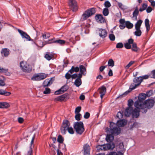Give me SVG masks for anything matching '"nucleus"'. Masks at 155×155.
Instances as JSON below:
<instances>
[{"mask_svg":"<svg viewBox=\"0 0 155 155\" xmlns=\"http://www.w3.org/2000/svg\"><path fill=\"white\" fill-rule=\"evenodd\" d=\"M155 101L153 99H148L146 100L144 103L141 101H137L134 103L136 107L140 109V111L143 113H146L147 109H150L152 107L154 104Z\"/></svg>","mask_w":155,"mask_h":155,"instance_id":"f257e3e1","label":"nucleus"},{"mask_svg":"<svg viewBox=\"0 0 155 155\" xmlns=\"http://www.w3.org/2000/svg\"><path fill=\"white\" fill-rule=\"evenodd\" d=\"M127 124V121L125 120H120L118 121L117 124L113 122L110 123V132L114 134L118 135L120 132V127H124Z\"/></svg>","mask_w":155,"mask_h":155,"instance_id":"f03ea898","label":"nucleus"},{"mask_svg":"<svg viewBox=\"0 0 155 155\" xmlns=\"http://www.w3.org/2000/svg\"><path fill=\"white\" fill-rule=\"evenodd\" d=\"M74 128L77 133L79 134H81L84 131V124L81 121L75 122Z\"/></svg>","mask_w":155,"mask_h":155,"instance_id":"7ed1b4c3","label":"nucleus"},{"mask_svg":"<svg viewBox=\"0 0 155 155\" xmlns=\"http://www.w3.org/2000/svg\"><path fill=\"white\" fill-rule=\"evenodd\" d=\"M95 8H93L85 11L82 15L81 20L82 21L86 20L89 17L94 14L96 12Z\"/></svg>","mask_w":155,"mask_h":155,"instance_id":"20e7f679","label":"nucleus"},{"mask_svg":"<svg viewBox=\"0 0 155 155\" xmlns=\"http://www.w3.org/2000/svg\"><path fill=\"white\" fill-rule=\"evenodd\" d=\"M20 67L22 71L25 72L29 73L32 71L31 66L28 64L26 62L23 61L20 63Z\"/></svg>","mask_w":155,"mask_h":155,"instance_id":"39448f33","label":"nucleus"},{"mask_svg":"<svg viewBox=\"0 0 155 155\" xmlns=\"http://www.w3.org/2000/svg\"><path fill=\"white\" fill-rule=\"evenodd\" d=\"M141 77L135 78L133 80L134 83L131 84L130 86V88L134 90L138 86H139L142 81Z\"/></svg>","mask_w":155,"mask_h":155,"instance_id":"423d86ee","label":"nucleus"},{"mask_svg":"<svg viewBox=\"0 0 155 155\" xmlns=\"http://www.w3.org/2000/svg\"><path fill=\"white\" fill-rule=\"evenodd\" d=\"M70 125V123L68 120H64L63 121L60 128L61 132L62 134H65L66 131L69 127Z\"/></svg>","mask_w":155,"mask_h":155,"instance_id":"0eeeda50","label":"nucleus"},{"mask_svg":"<svg viewBox=\"0 0 155 155\" xmlns=\"http://www.w3.org/2000/svg\"><path fill=\"white\" fill-rule=\"evenodd\" d=\"M68 5L70 8L73 12H76L78 10V7L75 0H69Z\"/></svg>","mask_w":155,"mask_h":155,"instance_id":"6e6552de","label":"nucleus"},{"mask_svg":"<svg viewBox=\"0 0 155 155\" xmlns=\"http://www.w3.org/2000/svg\"><path fill=\"white\" fill-rule=\"evenodd\" d=\"M46 77V75L43 73H38L34 74L31 78L33 81H41Z\"/></svg>","mask_w":155,"mask_h":155,"instance_id":"1a4fd4ad","label":"nucleus"},{"mask_svg":"<svg viewBox=\"0 0 155 155\" xmlns=\"http://www.w3.org/2000/svg\"><path fill=\"white\" fill-rule=\"evenodd\" d=\"M106 88L105 86H102L99 88L98 90V92L100 94V97L102 99L105 94L106 91Z\"/></svg>","mask_w":155,"mask_h":155,"instance_id":"9d476101","label":"nucleus"},{"mask_svg":"<svg viewBox=\"0 0 155 155\" xmlns=\"http://www.w3.org/2000/svg\"><path fill=\"white\" fill-rule=\"evenodd\" d=\"M96 21L99 23H103L105 21V18L101 14H97L95 16Z\"/></svg>","mask_w":155,"mask_h":155,"instance_id":"9b49d317","label":"nucleus"},{"mask_svg":"<svg viewBox=\"0 0 155 155\" xmlns=\"http://www.w3.org/2000/svg\"><path fill=\"white\" fill-rule=\"evenodd\" d=\"M68 89V87L67 85H64L60 89L55 92V94L58 95L62 94L65 91H67Z\"/></svg>","mask_w":155,"mask_h":155,"instance_id":"f8f14e48","label":"nucleus"},{"mask_svg":"<svg viewBox=\"0 0 155 155\" xmlns=\"http://www.w3.org/2000/svg\"><path fill=\"white\" fill-rule=\"evenodd\" d=\"M18 31L19 33L21 35L23 38H25L29 41H33V40H31L30 37L28 35L26 32H24L23 31L19 29H18Z\"/></svg>","mask_w":155,"mask_h":155,"instance_id":"ddd939ff","label":"nucleus"},{"mask_svg":"<svg viewBox=\"0 0 155 155\" xmlns=\"http://www.w3.org/2000/svg\"><path fill=\"white\" fill-rule=\"evenodd\" d=\"M69 98V94H65L56 98L55 100L58 101H64L65 99H68Z\"/></svg>","mask_w":155,"mask_h":155,"instance_id":"4468645a","label":"nucleus"},{"mask_svg":"<svg viewBox=\"0 0 155 155\" xmlns=\"http://www.w3.org/2000/svg\"><path fill=\"white\" fill-rule=\"evenodd\" d=\"M135 108L133 110H132V114L134 118H137L139 115V112L140 111V109L137 108Z\"/></svg>","mask_w":155,"mask_h":155,"instance_id":"2eb2a0df","label":"nucleus"},{"mask_svg":"<svg viewBox=\"0 0 155 155\" xmlns=\"http://www.w3.org/2000/svg\"><path fill=\"white\" fill-rule=\"evenodd\" d=\"M53 80L52 78H50V79H46L43 82V86L46 87L50 86L53 83Z\"/></svg>","mask_w":155,"mask_h":155,"instance_id":"dca6fc26","label":"nucleus"},{"mask_svg":"<svg viewBox=\"0 0 155 155\" xmlns=\"http://www.w3.org/2000/svg\"><path fill=\"white\" fill-rule=\"evenodd\" d=\"M134 40L132 38H130L128 40V42L124 44V47L127 49H130L131 48V44L134 42Z\"/></svg>","mask_w":155,"mask_h":155,"instance_id":"f3484780","label":"nucleus"},{"mask_svg":"<svg viewBox=\"0 0 155 155\" xmlns=\"http://www.w3.org/2000/svg\"><path fill=\"white\" fill-rule=\"evenodd\" d=\"M82 75L79 74H78V77L75 80L74 82V84L77 87H79L81 84V78Z\"/></svg>","mask_w":155,"mask_h":155,"instance_id":"a211bd4d","label":"nucleus"},{"mask_svg":"<svg viewBox=\"0 0 155 155\" xmlns=\"http://www.w3.org/2000/svg\"><path fill=\"white\" fill-rule=\"evenodd\" d=\"M99 33L100 36L102 38H104L107 36V33L105 29H100Z\"/></svg>","mask_w":155,"mask_h":155,"instance_id":"6ab92c4d","label":"nucleus"},{"mask_svg":"<svg viewBox=\"0 0 155 155\" xmlns=\"http://www.w3.org/2000/svg\"><path fill=\"white\" fill-rule=\"evenodd\" d=\"M79 68L81 72V73L80 74H81V75L83 74L84 75H85L87 73L86 68L83 65H80Z\"/></svg>","mask_w":155,"mask_h":155,"instance_id":"aec40b11","label":"nucleus"},{"mask_svg":"<svg viewBox=\"0 0 155 155\" xmlns=\"http://www.w3.org/2000/svg\"><path fill=\"white\" fill-rule=\"evenodd\" d=\"M109 131L110 132V133L111 134H108L107 136L106 139V140L108 142H111L112 141L114 140V137L113 135H114V134H111L110 132V130H109ZM114 135H117L116 134H114Z\"/></svg>","mask_w":155,"mask_h":155,"instance_id":"412c9836","label":"nucleus"},{"mask_svg":"<svg viewBox=\"0 0 155 155\" xmlns=\"http://www.w3.org/2000/svg\"><path fill=\"white\" fill-rule=\"evenodd\" d=\"M37 39V38H35L34 43L38 46L40 47H42L44 45H45V43L44 44L43 42L40 40L38 41H37L36 40Z\"/></svg>","mask_w":155,"mask_h":155,"instance_id":"4be33fe9","label":"nucleus"},{"mask_svg":"<svg viewBox=\"0 0 155 155\" xmlns=\"http://www.w3.org/2000/svg\"><path fill=\"white\" fill-rule=\"evenodd\" d=\"M132 107H128L127 108L124 113L125 116L127 117L129 116L132 113Z\"/></svg>","mask_w":155,"mask_h":155,"instance_id":"5701e85b","label":"nucleus"},{"mask_svg":"<svg viewBox=\"0 0 155 155\" xmlns=\"http://www.w3.org/2000/svg\"><path fill=\"white\" fill-rule=\"evenodd\" d=\"M1 53L2 55L5 57L7 56L9 54V50L7 48H4L2 49Z\"/></svg>","mask_w":155,"mask_h":155,"instance_id":"b1692460","label":"nucleus"},{"mask_svg":"<svg viewBox=\"0 0 155 155\" xmlns=\"http://www.w3.org/2000/svg\"><path fill=\"white\" fill-rule=\"evenodd\" d=\"M54 57V55L49 52H47L45 55V58L48 60H50Z\"/></svg>","mask_w":155,"mask_h":155,"instance_id":"393cba45","label":"nucleus"},{"mask_svg":"<svg viewBox=\"0 0 155 155\" xmlns=\"http://www.w3.org/2000/svg\"><path fill=\"white\" fill-rule=\"evenodd\" d=\"M9 107V104L6 102H0V108H7Z\"/></svg>","mask_w":155,"mask_h":155,"instance_id":"a878e982","label":"nucleus"},{"mask_svg":"<svg viewBox=\"0 0 155 155\" xmlns=\"http://www.w3.org/2000/svg\"><path fill=\"white\" fill-rule=\"evenodd\" d=\"M11 94L10 92H7L5 90L3 89H0V95L8 96L9 95Z\"/></svg>","mask_w":155,"mask_h":155,"instance_id":"bb28decb","label":"nucleus"},{"mask_svg":"<svg viewBox=\"0 0 155 155\" xmlns=\"http://www.w3.org/2000/svg\"><path fill=\"white\" fill-rule=\"evenodd\" d=\"M139 13V11L138 10V8L137 6L135 10L133 12V18H134L136 20H137V16L138 15Z\"/></svg>","mask_w":155,"mask_h":155,"instance_id":"cd10ccee","label":"nucleus"},{"mask_svg":"<svg viewBox=\"0 0 155 155\" xmlns=\"http://www.w3.org/2000/svg\"><path fill=\"white\" fill-rule=\"evenodd\" d=\"M143 21L141 20H139L136 23L135 26V29H140Z\"/></svg>","mask_w":155,"mask_h":155,"instance_id":"c85d7f7f","label":"nucleus"},{"mask_svg":"<svg viewBox=\"0 0 155 155\" xmlns=\"http://www.w3.org/2000/svg\"><path fill=\"white\" fill-rule=\"evenodd\" d=\"M146 94H145L142 93L140 94L138 97L139 100L137 101H143V100L146 98Z\"/></svg>","mask_w":155,"mask_h":155,"instance_id":"c756f323","label":"nucleus"},{"mask_svg":"<svg viewBox=\"0 0 155 155\" xmlns=\"http://www.w3.org/2000/svg\"><path fill=\"white\" fill-rule=\"evenodd\" d=\"M83 151L84 152H90V146L87 143L84 145L83 147Z\"/></svg>","mask_w":155,"mask_h":155,"instance_id":"7c9ffc66","label":"nucleus"},{"mask_svg":"<svg viewBox=\"0 0 155 155\" xmlns=\"http://www.w3.org/2000/svg\"><path fill=\"white\" fill-rule=\"evenodd\" d=\"M54 43H56L60 45H63L64 44L66 41L64 40L58 39L54 41Z\"/></svg>","mask_w":155,"mask_h":155,"instance_id":"2f4dec72","label":"nucleus"},{"mask_svg":"<svg viewBox=\"0 0 155 155\" xmlns=\"http://www.w3.org/2000/svg\"><path fill=\"white\" fill-rule=\"evenodd\" d=\"M131 49L132 51L135 52H137L138 51L139 48L137 47L136 43H134V42L132 43V47Z\"/></svg>","mask_w":155,"mask_h":155,"instance_id":"473e14b6","label":"nucleus"},{"mask_svg":"<svg viewBox=\"0 0 155 155\" xmlns=\"http://www.w3.org/2000/svg\"><path fill=\"white\" fill-rule=\"evenodd\" d=\"M136 31L134 32V35L136 36H140L142 34V32L140 29H135Z\"/></svg>","mask_w":155,"mask_h":155,"instance_id":"72a5a7b5","label":"nucleus"},{"mask_svg":"<svg viewBox=\"0 0 155 155\" xmlns=\"http://www.w3.org/2000/svg\"><path fill=\"white\" fill-rule=\"evenodd\" d=\"M125 25L126 27L129 29L132 28L133 27V24L128 21L125 22Z\"/></svg>","mask_w":155,"mask_h":155,"instance_id":"f704fd0d","label":"nucleus"},{"mask_svg":"<svg viewBox=\"0 0 155 155\" xmlns=\"http://www.w3.org/2000/svg\"><path fill=\"white\" fill-rule=\"evenodd\" d=\"M78 37H76L75 38L71 37L70 38L69 40H67L66 42L69 43L70 42H71L73 44H74L75 43V40L76 39V38Z\"/></svg>","mask_w":155,"mask_h":155,"instance_id":"c9c22d12","label":"nucleus"},{"mask_svg":"<svg viewBox=\"0 0 155 155\" xmlns=\"http://www.w3.org/2000/svg\"><path fill=\"white\" fill-rule=\"evenodd\" d=\"M133 90L130 89V88H129V90L126 91L124 93H123V94L119 95L118 97L117 98H120V97H124V95H127L132 90Z\"/></svg>","mask_w":155,"mask_h":155,"instance_id":"e433bc0d","label":"nucleus"},{"mask_svg":"<svg viewBox=\"0 0 155 155\" xmlns=\"http://www.w3.org/2000/svg\"><path fill=\"white\" fill-rule=\"evenodd\" d=\"M109 13L108 9L107 8H105L104 9L103 11V13L105 16H107L108 15Z\"/></svg>","mask_w":155,"mask_h":155,"instance_id":"4c0bfd02","label":"nucleus"},{"mask_svg":"<svg viewBox=\"0 0 155 155\" xmlns=\"http://www.w3.org/2000/svg\"><path fill=\"white\" fill-rule=\"evenodd\" d=\"M108 64L109 66L113 67L114 66V62L112 59H110L108 61Z\"/></svg>","mask_w":155,"mask_h":155,"instance_id":"58836bf2","label":"nucleus"},{"mask_svg":"<svg viewBox=\"0 0 155 155\" xmlns=\"http://www.w3.org/2000/svg\"><path fill=\"white\" fill-rule=\"evenodd\" d=\"M147 5L146 4H143L142 5V7L139 9V11L142 12L145 10L147 7Z\"/></svg>","mask_w":155,"mask_h":155,"instance_id":"ea45409f","label":"nucleus"},{"mask_svg":"<svg viewBox=\"0 0 155 155\" xmlns=\"http://www.w3.org/2000/svg\"><path fill=\"white\" fill-rule=\"evenodd\" d=\"M3 79L0 78V86H3L5 85V79L3 77H2Z\"/></svg>","mask_w":155,"mask_h":155,"instance_id":"a19ab883","label":"nucleus"},{"mask_svg":"<svg viewBox=\"0 0 155 155\" xmlns=\"http://www.w3.org/2000/svg\"><path fill=\"white\" fill-rule=\"evenodd\" d=\"M57 141L60 143H63L64 141V139L61 135H59L58 136Z\"/></svg>","mask_w":155,"mask_h":155,"instance_id":"79ce46f5","label":"nucleus"},{"mask_svg":"<svg viewBox=\"0 0 155 155\" xmlns=\"http://www.w3.org/2000/svg\"><path fill=\"white\" fill-rule=\"evenodd\" d=\"M50 147H51V149L53 151V152L52 154V155H55L56 154V152L54 151L55 150L56 146L55 145L53 144H52L50 145Z\"/></svg>","mask_w":155,"mask_h":155,"instance_id":"37998d69","label":"nucleus"},{"mask_svg":"<svg viewBox=\"0 0 155 155\" xmlns=\"http://www.w3.org/2000/svg\"><path fill=\"white\" fill-rule=\"evenodd\" d=\"M106 147L108 149H113L115 147V145L114 144H108L106 145Z\"/></svg>","mask_w":155,"mask_h":155,"instance_id":"c03bdc74","label":"nucleus"},{"mask_svg":"<svg viewBox=\"0 0 155 155\" xmlns=\"http://www.w3.org/2000/svg\"><path fill=\"white\" fill-rule=\"evenodd\" d=\"M42 37L45 39L48 38L50 37V34L49 33H45L42 34Z\"/></svg>","mask_w":155,"mask_h":155,"instance_id":"a18cd8bd","label":"nucleus"},{"mask_svg":"<svg viewBox=\"0 0 155 155\" xmlns=\"http://www.w3.org/2000/svg\"><path fill=\"white\" fill-rule=\"evenodd\" d=\"M76 115L75 116V118L76 120L78 121H79L81 120V114L80 113L75 114Z\"/></svg>","mask_w":155,"mask_h":155,"instance_id":"49530a36","label":"nucleus"},{"mask_svg":"<svg viewBox=\"0 0 155 155\" xmlns=\"http://www.w3.org/2000/svg\"><path fill=\"white\" fill-rule=\"evenodd\" d=\"M8 71V69H5L3 68H0V73H6Z\"/></svg>","mask_w":155,"mask_h":155,"instance_id":"de8ad7c7","label":"nucleus"},{"mask_svg":"<svg viewBox=\"0 0 155 155\" xmlns=\"http://www.w3.org/2000/svg\"><path fill=\"white\" fill-rule=\"evenodd\" d=\"M124 45L122 43L120 42L117 43L116 46V48H121L123 47Z\"/></svg>","mask_w":155,"mask_h":155,"instance_id":"09e8293b","label":"nucleus"},{"mask_svg":"<svg viewBox=\"0 0 155 155\" xmlns=\"http://www.w3.org/2000/svg\"><path fill=\"white\" fill-rule=\"evenodd\" d=\"M81 26L82 28H87L90 27V25L89 24H85L84 23L81 25Z\"/></svg>","mask_w":155,"mask_h":155,"instance_id":"8fccbe9b","label":"nucleus"},{"mask_svg":"<svg viewBox=\"0 0 155 155\" xmlns=\"http://www.w3.org/2000/svg\"><path fill=\"white\" fill-rule=\"evenodd\" d=\"M81 110V106H78L77 107L75 110V114H78L80 112Z\"/></svg>","mask_w":155,"mask_h":155,"instance_id":"3c124183","label":"nucleus"},{"mask_svg":"<svg viewBox=\"0 0 155 155\" xmlns=\"http://www.w3.org/2000/svg\"><path fill=\"white\" fill-rule=\"evenodd\" d=\"M109 38L110 40L111 41H114L115 39V36L113 34H110L109 35Z\"/></svg>","mask_w":155,"mask_h":155,"instance_id":"603ef678","label":"nucleus"},{"mask_svg":"<svg viewBox=\"0 0 155 155\" xmlns=\"http://www.w3.org/2000/svg\"><path fill=\"white\" fill-rule=\"evenodd\" d=\"M67 130H68V132L70 134H73L74 133V130L71 127H69Z\"/></svg>","mask_w":155,"mask_h":155,"instance_id":"864d4df0","label":"nucleus"},{"mask_svg":"<svg viewBox=\"0 0 155 155\" xmlns=\"http://www.w3.org/2000/svg\"><path fill=\"white\" fill-rule=\"evenodd\" d=\"M133 104V101L132 99L129 100L128 101V107H131V106Z\"/></svg>","mask_w":155,"mask_h":155,"instance_id":"5fc2aeb1","label":"nucleus"},{"mask_svg":"<svg viewBox=\"0 0 155 155\" xmlns=\"http://www.w3.org/2000/svg\"><path fill=\"white\" fill-rule=\"evenodd\" d=\"M104 6L106 8H109L111 6V4L108 1H106L105 2Z\"/></svg>","mask_w":155,"mask_h":155,"instance_id":"6e6d98bb","label":"nucleus"},{"mask_svg":"<svg viewBox=\"0 0 155 155\" xmlns=\"http://www.w3.org/2000/svg\"><path fill=\"white\" fill-rule=\"evenodd\" d=\"M54 39H52L50 40H49L48 41H46L45 42V44H51L52 43H54Z\"/></svg>","mask_w":155,"mask_h":155,"instance_id":"4d7b16f0","label":"nucleus"},{"mask_svg":"<svg viewBox=\"0 0 155 155\" xmlns=\"http://www.w3.org/2000/svg\"><path fill=\"white\" fill-rule=\"evenodd\" d=\"M134 62V61H131L125 67V68L126 69H128L132 64H133Z\"/></svg>","mask_w":155,"mask_h":155,"instance_id":"13d9d810","label":"nucleus"},{"mask_svg":"<svg viewBox=\"0 0 155 155\" xmlns=\"http://www.w3.org/2000/svg\"><path fill=\"white\" fill-rule=\"evenodd\" d=\"M50 91H51V90H50V88H45V91H44L43 93L44 94H48L50 93Z\"/></svg>","mask_w":155,"mask_h":155,"instance_id":"bf43d9fd","label":"nucleus"},{"mask_svg":"<svg viewBox=\"0 0 155 155\" xmlns=\"http://www.w3.org/2000/svg\"><path fill=\"white\" fill-rule=\"evenodd\" d=\"M153 94V91L152 90H150L147 92L146 95L147 97H150Z\"/></svg>","mask_w":155,"mask_h":155,"instance_id":"052dcab7","label":"nucleus"},{"mask_svg":"<svg viewBox=\"0 0 155 155\" xmlns=\"http://www.w3.org/2000/svg\"><path fill=\"white\" fill-rule=\"evenodd\" d=\"M90 116V114L88 112H86L85 113L84 115V117L85 119H88L89 118Z\"/></svg>","mask_w":155,"mask_h":155,"instance_id":"680f3d73","label":"nucleus"},{"mask_svg":"<svg viewBox=\"0 0 155 155\" xmlns=\"http://www.w3.org/2000/svg\"><path fill=\"white\" fill-rule=\"evenodd\" d=\"M119 27L121 29H123L126 27V25L125 24H120L119 25Z\"/></svg>","mask_w":155,"mask_h":155,"instance_id":"e2e57ef3","label":"nucleus"},{"mask_svg":"<svg viewBox=\"0 0 155 155\" xmlns=\"http://www.w3.org/2000/svg\"><path fill=\"white\" fill-rule=\"evenodd\" d=\"M149 20L148 19H146L145 21V26H150L149 24Z\"/></svg>","mask_w":155,"mask_h":155,"instance_id":"0e129e2a","label":"nucleus"},{"mask_svg":"<svg viewBox=\"0 0 155 155\" xmlns=\"http://www.w3.org/2000/svg\"><path fill=\"white\" fill-rule=\"evenodd\" d=\"M65 77L67 79H69L71 77V75L67 73L66 74Z\"/></svg>","mask_w":155,"mask_h":155,"instance_id":"69168bd1","label":"nucleus"},{"mask_svg":"<svg viewBox=\"0 0 155 155\" xmlns=\"http://www.w3.org/2000/svg\"><path fill=\"white\" fill-rule=\"evenodd\" d=\"M79 67H75L74 66H73V70L74 72H78L79 70Z\"/></svg>","mask_w":155,"mask_h":155,"instance_id":"338daca9","label":"nucleus"},{"mask_svg":"<svg viewBox=\"0 0 155 155\" xmlns=\"http://www.w3.org/2000/svg\"><path fill=\"white\" fill-rule=\"evenodd\" d=\"M150 76V75H146L141 77L142 79V80L143 81V79H148L149 78Z\"/></svg>","mask_w":155,"mask_h":155,"instance_id":"774afa93","label":"nucleus"}]
</instances>
